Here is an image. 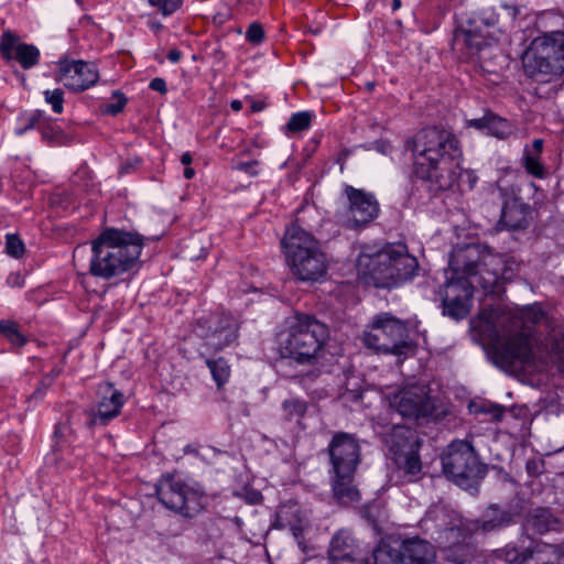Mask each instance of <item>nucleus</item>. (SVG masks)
Masks as SVG:
<instances>
[{"mask_svg":"<svg viewBox=\"0 0 564 564\" xmlns=\"http://www.w3.org/2000/svg\"><path fill=\"white\" fill-rule=\"evenodd\" d=\"M499 264V258L484 252L478 245L455 248L448 261L452 274L440 291L443 314L456 321L465 318L474 288L494 291L501 275Z\"/></svg>","mask_w":564,"mask_h":564,"instance_id":"nucleus-1","label":"nucleus"},{"mask_svg":"<svg viewBox=\"0 0 564 564\" xmlns=\"http://www.w3.org/2000/svg\"><path fill=\"white\" fill-rule=\"evenodd\" d=\"M484 333L491 340L490 358L507 372H516L531 364V329L528 324H538L544 318L539 306H530L517 317L510 314H482Z\"/></svg>","mask_w":564,"mask_h":564,"instance_id":"nucleus-2","label":"nucleus"},{"mask_svg":"<svg viewBox=\"0 0 564 564\" xmlns=\"http://www.w3.org/2000/svg\"><path fill=\"white\" fill-rule=\"evenodd\" d=\"M406 148L414 156L415 174L438 189H452L457 181L462 150L456 137L435 127L419 131Z\"/></svg>","mask_w":564,"mask_h":564,"instance_id":"nucleus-3","label":"nucleus"},{"mask_svg":"<svg viewBox=\"0 0 564 564\" xmlns=\"http://www.w3.org/2000/svg\"><path fill=\"white\" fill-rule=\"evenodd\" d=\"M143 248L139 234L105 229L91 241L89 272L94 276L109 280L138 268Z\"/></svg>","mask_w":564,"mask_h":564,"instance_id":"nucleus-4","label":"nucleus"},{"mask_svg":"<svg viewBox=\"0 0 564 564\" xmlns=\"http://www.w3.org/2000/svg\"><path fill=\"white\" fill-rule=\"evenodd\" d=\"M327 451L334 473V495L343 502L357 501L359 492L352 486V480L361 459L358 440L352 434L337 432L332 437Z\"/></svg>","mask_w":564,"mask_h":564,"instance_id":"nucleus-5","label":"nucleus"},{"mask_svg":"<svg viewBox=\"0 0 564 564\" xmlns=\"http://www.w3.org/2000/svg\"><path fill=\"white\" fill-rule=\"evenodd\" d=\"M375 284L390 288L411 279L419 268L416 258L412 257L404 243H390L369 258L367 263Z\"/></svg>","mask_w":564,"mask_h":564,"instance_id":"nucleus-6","label":"nucleus"},{"mask_svg":"<svg viewBox=\"0 0 564 564\" xmlns=\"http://www.w3.org/2000/svg\"><path fill=\"white\" fill-rule=\"evenodd\" d=\"M328 338V329L313 316L301 315L281 339L284 357L305 364L315 359Z\"/></svg>","mask_w":564,"mask_h":564,"instance_id":"nucleus-7","label":"nucleus"},{"mask_svg":"<svg viewBox=\"0 0 564 564\" xmlns=\"http://www.w3.org/2000/svg\"><path fill=\"white\" fill-rule=\"evenodd\" d=\"M522 65L528 76L545 82L546 76L564 73V34L541 36L530 44L522 55Z\"/></svg>","mask_w":564,"mask_h":564,"instance_id":"nucleus-8","label":"nucleus"},{"mask_svg":"<svg viewBox=\"0 0 564 564\" xmlns=\"http://www.w3.org/2000/svg\"><path fill=\"white\" fill-rule=\"evenodd\" d=\"M364 343L377 351L393 354L398 357H405L413 350L408 340L405 325L387 314L376 317L371 329L364 335Z\"/></svg>","mask_w":564,"mask_h":564,"instance_id":"nucleus-9","label":"nucleus"},{"mask_svg":"<svg viewBox=\"0 0 564 564\" xmlns=\"http://www.w3.org/2000/svg\"><path fill=\"white\" fill-rule=\"evenodd\" d=\"M156 496L166 509L184 518H194L203 510L202 492L171 475L159 480Z\"/></svg>","mask_w":564,"mask_h":564,"instance_id":"nucleus-10","label":"nucleus"},{"mask_svg":"<svg viewBox=\"0 0 564 564\" xmlns=\"http://www.w3.org/2000/svg\"><path fill=\"white\" fill-rule=\"evenodd\" d=\"M441 459L445 476L458 485L485 475L484 465L474 447L466 441L452 442Z\"/></svg>","mask_w":564,"mask_h":564,"instance_id":"nucleus-11","label":"nucleus"},{"mask_svg":"<svg viewBox=\"0 0 564 564\" xmlns=\"http://www.w3.org/2000/svg\"><path fill=\"white\" fill-rule=\"evenodd\" d=\"M238 322L225 314H212L197 321L194 332L203 338L204 346L212 351H219L237 339Z\"/></svg>","mask_w":564,"mask_h":564,"instance_id":"nucleus-12","label":"nucleus"},{"mask_svg":"<svg viewBox=\"0 0 564 564\" xmlns=\"http://www.w3.org/2000/svg\"><path fill=\"white\" fill-rule=\"evenodd\" d=\"M390 405L403 417L415 421L432 416L435 410L426 388L419 384L400 390L391 399Z\"/></svg>","mask_w":564,"mask_h":564,"instance_id":"nucleus-13","label":"nucleus"},{"mask_svg":"<svg viewBox=\"0 0 564 564\" xmlns=\"http://www.w3.org/2000/svg\"><path fill=\"white\" fill-rule=\"evenodd\" d=\"M346 194L349 207L339 219L343 226L349 229L358 228L369 224L378 216L379 205L371 194L352 186L346 187Z\"/></svg>","mask_w":564,"mask_h":564,"instance_id":"nucleus-14","label":"nucleus"},{"mask_svg":"<svg viewBox=\"0 0 564 564\" xmlns=\"http://www.w3.org/2000/svg\"><path fill=\"white\" fill-rule=\"evenodd\" d=\"M99 78V73L93 63L84 61H59L57 82L73 91H83L94 86Z\"/></svg>","mask_w":564,"mask_h":564,"instance_id":"nucleus-15","label":"nucleus"},{"mask_svg":"<svg viewBox=\"0 0 564 564\" xmlns=\"http://www.w3.org/2000/svg\"><path fill=\"white\" fill-rule=\"evenodd\" d=\"M100 400L96 409L87 412L89 426L106 425L110 420L118 416L124 403L123 394L113 388L111 383H104L99 387Z\"/></svg>","mask_w":564,"mask_h":564,"instance_id":"nucleus-16","label":"nucleus"},{"mask_svg":"<svg viewBox=\"0 0 564 564\" xmlns=\"http://www.w3.org/2000/svg\"><path fill=\"white\" fill-rule=\"evenodd\" d=\"M292 274L301 281H318L326 274L327 260L319 246L286 261Z\"/></svg>","mask_w":564,"mask_h":564,"instance_id":"nucleus-17","label":"nucleus"},{"mask_svg":"<svg viewBox=\"0 0 564 564\" xmlns=\"http://www.w3.org/2000/svg\"><path fill=\"white\" fill-rule=\"evenodd\" d=\"M329 558L337 564H368V560L356 545L348 531L337 532L330 542Z\"/></svg>","mask_w":564,"mask_h":564,"instance_id":"nucleus-18","label":"nucleus"},{"mask_svg":"<svg viewBox=\"0 0 564 564\" xmlns=\"http://www.w3.org/2000/svg\"><path fill=\"white\" fill-rule=\"evenodd\" d=\"M318 246V241L310 232L305 231L297 225H292L288 228L283 239L281 240V248L286 261L304 254L308 252V249H313Z\"/></svg>","mask_w":564,"mask_h":564,"instance_id":"nucleus-19","label":"nucleus"},{"mask_svg":"<svg viewBox=\"0 0 564 564\" xmlns=\"http://www.w3.org/2000/svg\"><path fill=\"white\" fill-rule=\"evenodd\" d=\"M0 50L6 58L14 57L24 68L35 65L40 54L35 46L19 43L10 32L3 33Z\"/></svg>","mask_w":564,"mask_h":564,"instance_id":"nucleus-20","label":"nucleus"},{"mask_svg":"<svg viewBox=\"0 0 564 564\" xmlns=\"http://www.w3.org/2000/svg\"><path fill=\"white\" fill-rule=\"evenodd\" d=\"M383 442L393 454V457L400 455V458L404 453L419 447V440L415 433L400 424L393 425L389 432L383 435Z\"/></svg>","mask_w":564,"mask_h":564,"instance_id":"nucleus-21","label":"nucleus"},{"mask_svg":"<svg viewBox=\"0 0 564 564\" xmlns=\"http://www.w3.org/2000/svg\"><path fill=\"white\" fill-rule=\"evenodd\" d=\"M477 531H479V522L456 518L438 533L437 541L443 547L451 549L465 542Z\"/></svg>","mask_w":564,"mask_h":564,"instance_id":"nucleus-22","label":"nucleus"},{"mask_svg":"<svg viewBox=\"0 0 564 564\" xmlns=\"http://www.w3.org/2000/svg\"><path fill=\"white\" fill-rule=\"evenodd\" d=\"M400 551L405 564H432L435 560L434 546L420 538L403 541Z\"/></svg>","mask_w":564,"mask_h":564,"instance_id":"nucleus-23","label":"nucleus"},{"mask_svg":"<svg viewBox=\"0 0 564 564\" xmlns=\"http://www.w3.org/2000/svg\"><path fill=\"white\" fill-rule=\"evenodd\" d=\"M530 207L519 199H512L505 204L501 213V223L509 230H520L528 226Z\"/></svg>","mask_w":564,"mask_h":564,"instance_id":"nucleus-24","label":"nucleus"},{"mask_svg":"<svg viewBox=\"0 0 564 564\" xmlns=\"http://www.w3.org/2000/svg\"><path fill=\"white\" fill-rule=\"evenodd\" d=\"M476 522H479V530L482 532L498 531L513 522V513L492 505L485 511L482 518Z\"/></svg>","mask_w":564,"mask_h":564,"instance_id":"nucleus-25","label":"nucleus"},{"mask_svg":"<svg viewBox=\"0 0 564 564\" xmlns=\"http://www.w3.org/2000/svg\"><path fill=\"white\" fill-rule=\"evenodd\" d=\"M557 523V519L547 508H534L525 518V529L538 534L556 529Z\"/></svg>","mask_w":564,"mask_h":564,"instance_id":"nucleus-26","label":"nucleus"},{"mask_svg":"<svg viewBox=\"0 0 564 564\" xmlns=\"http://www.w3.org/2000/svg\"><path fill=\"white\" fill-rule=\"evenodd\" d=\"M276 528L290 529L293 536L299 539L303 533V523L300 510L295 506H283L276 514Z\"/></svg>","mask_w":564,"mask_h":564,"instance_id":"nucleus-27","label":"nucleus"},{"mask_svg":"<svg viewBox=\"0 0 564 564\" xmlns=\"http://www.w3.org/2000/svg\"><path fill=\"white\" fill-rule=\"evenodd\" d=\"M281 410L283 420L300 424L308 410V404L300 398L291 397L282 402Z\"/></svg>","mask_w":564,"mask_h":564,"instance_id":"nucleus-28","label":"nucleus"},{"mask_svg":"<svg viewBox=\"0 0 564 564\" xmlns=\"http://www.w3.org/2000/svg\"><path fill=\"white\" fill-rule=\"evenodd\" d=\"M372 564H400L402 562L400 549L381 543L372 552Z\"/></svg>","mask_w":564,"mask_h":564,"instance_id":"nucleus-29","label":"nucleus"},{"mask_svg":"<svg viewBox=\"0 0 564 564\" xmlns=\"http://www.w3.org/2000/svg\"><path fill=\"white\" fill-rule=\"evenodd\" d=\"M417 449L419 447L408 453H404L401 458L400 455L393 457L395 463L404 470V473L412 477L419 475L422 469V464L417 454Z\"/></svg>","mask_w":564,"mask_h":564,"instance_id":"nucleus-30","label":"nucleus"},{"mask_svg":"<svg viewBox=\"0 0 564 564\" xmlns=\"http://www.w3.org/2000/svg\"><path fill=\"white\" fill-rule=\"evenodd\" d=\"M206 364L213 375V379L217 383V387L220 388L224 386L230 377V367L228 362L220 357L215 360L207 359Z\"/></svg>","mask_w":564,"mask_h":564,"instance_id":"nucleus-31","label":"nucleus"},{"mask_svg":"<svg viewBox=\"0 0 564 564\" xmlns=\"http://www.w3.org/2000/svg\"><path fill=\"white\" fill-rule=\"evenodd\" d=\"M540 155L541 154L534 155L533 153L528 152V149H524L522 165L530 175L536 178H544L546 170L540 160Z\"/></svg>","mask_w":564,"mask_h":564,"instance_id":"nucleus-32","label":"nucleus"},{"mask_svg":"<svg viewBox=\"0 0 564 564\" xmlns=\"http://www.w3.org/2000/svg\"><path fill=\"white\" fill-rule=\"evenodd\" d=\"M511 133L509 122L494 113H488L487 134L503 139Z\"/></svg>","mask_w":564,"mask_h":564,"instance_id":"nucleus-33","label":"nucleus"},{"mask_svg":"<svg viewBox=\"0 0 564 564\" xmlns=\"http://www.w3.org/2000/svg\"><path fill=\"white\" fill-rule=\"evenodd\" d=\"M0 333L17 347H22L26 343L24 335L18 329V325L9 321H0Z\"/></svg>","mask_w":564,"mask_h":564,"instance_id":"nucleus-34","label":"nucleus"},{"mask_svg":"<svg viewBox=\"0 0 564 564\" xmlns=\"http://www.w3.org/2000/svg\"><path fill=\"white\" fill-rule=\"evenodd\" d=\"M460 35L463 36V40L467 47L473 52H480L484 47L488 45V40L486 39V36L477 31L463 30Z\"/></svg>","mask_w":564,"mask_h":564,"instance_id":"nucleus-35","label":"nucleus"},{"mask_svg":"<svg viewBox=\"0 0 564 564\" xmlns=\"http://www.w3.org/2000/svg\"><path fill=\"white\" fill-rule=\"evenodd\" d=\"M72 436L73 430L70 429L68 421L58 423L53 435V449H63L65 444L72 442Z\"/></svg>","mask_w":564,"mask_h":564,"instance_id":"nucleus-36","label":"nucleus"},{"mask_svg":"<svg viewBox=\"0 0 564 564\" xmlns=\"http://www.w3.org/2000/svg\"><path fill=\"white\" fill-rule=\"evenodd\" d=\"M42 139L50 144H64L67 142V137L64 132L54 124H45L41 128Z\"/></svg>","mask_w":564,"mask_h":564,"instance_id":"nucleus-37","label":"nucleus"},{"mask_svg":"<svg viewBox=\"0 0 564 564\" xmlns=\"http://www.w3.org/2000/svg\"><path fill=\"white\" fill-rule=\"evenodd\" d=\"M311 123V113L310 112H297L294 113L288 124L286 128L291 132H300L310 127Z\"/></svg>","mask_w":564,"mask_h":564,"instance_id":"nucleus-38","label":"nucleus"},{"mask_svg":"<svg viewBox=\"0 0 564 564\" xmlns=\"http://www.w3.org/2000/svg\"><path fill=\"white\" fill-rule=\"evenodd\" d=\"M44 98L52 106L54 112L61 113L63 111L64 93L62 89L45 90Z\"/></svg>","mask_w":564,"mask_h":564,"instance_id":"nucleus-39","label":"nucleus"},{"mask_svg":"<svg viewBox=\"0 0 564 564\" xmlns=\"http://www.w3.org/2000/svg\"><path fill=\"white\" fill-rule=\"evenodd\" d=\"M41 118H42V111H40V110H36L26 116H22L21 119L24 120V126L17 128L14 130V133L17 135L24 134L28 130L35 128L37 126L39 121L41 120Z\"/></svg>","mask_w":564,"mask_h":564,"instance_id":"nucleus-40","label":"nucleus"},{"mask_svg":"<svg viewBox=\"0 0 564 564\" xmlns=\"http://www.w3.org/2000/svg\"><path fill=\"white\" fill-rule=\"evenodd\" d=\"M475 413L489 414L494 420L500 421L503 415V408L492 403H481L475 405Z\"/></svg>","mask_w":564,"mask_h":564,"instance_id":"nucleus-41","label":"nucleus"},{"mask_svg":"<svg viewBox=\"0 0 564 564\" xmlns=\"http://www.w3.org/2000/svg\"><path fill=\"white\" fill-rule=\"evenodd\" d=\"M112 102L106 106L105 112L110 115H117L124 108L127 104V98L121 91L116 90L112 93Z\"/></svg>","mask_w":564,"mask_h":564,"instance_id":"nucleus-42","label":"nucleus"},{"mask_svg":"<svg viewBox=\"0 0 564 564\" xmlns=\"http://www.w3.org/2000/svg\"><path fill=\"white\" fill-rule=\"evenodd\" d=\"M6 249H7L8 254H10L14 258H19L24 252V245L17 236L8 235Z\"/></svg>","mask_w":564,"mask_h":564,"instance_id":"nucleus-43","label":"nucleus"},{"mask_svg":"<svg viewBox=\"0 0 564 564\" xmlns=\"http://www.w3.org/2000/svg\"><path fill=\"white\" fill-rule=\"evenodd\" d=\"M149 2L158 7L162 14L169 15L180 8L182 0H149Z\"/></svg>","mask_w":564,"mask_h":564,"instance_id":"nucleus-44","label":"nucleus"},{"mask_svg":"<svg viewBox=\"0 0 564 564\" xmlns=\"http://www.w3.org/2000/svg\"><path fill=\"white\" fill-rule=\"evenodd\" d=\"M476 182H477V176L475 175V173L473 171H469V170L463 171V169L459 166V170H457V181H456L455 185H457L458 187L467 185V187L469 189H471L474 187V185L476 184Z\"/></svg>","mask_w":564,"mask_h":564,"instance_id":"nucleus-45","label":"nucleus"},{"mask_svg":"<svg viewBox=\"0 0 564 564\" xmlns=\"http://www.w3.org/2000/svg\"><path fill=\"white\" fill-rule=\"evenodd\" d=\"M247 40L252 44H260L264 39V31L259 23H252L249 25L247 33Z\"/></svg>","mask_w":564,"mask_h":564,"instance_id":"nucleus-46","label":"nucleus"},{"mask_svg":"<svg viewBox=\"0 0 564 564\" xmlns=\"http://www.w3.org/2000/svg\"><path fill=\"white\" fill-rule=\"evenodd\" d=\"M259 165V162L257 160H252L249 162H239L236 165V170L245 172L251 176L258 175L257 166Z\"/></svg>","mask_w":564,"mask_h":564,"instance_id":"nucleus-47","label":"nucleus"},{"mask_svg":"<svg viewBox=\"0 0 564 564\" xmlns=\"http://www.w3.org/2000/svg\"><path fill=\"white\" fill-rule=\"evenodd\" d=\"M468 127H473L477 130L487 133V124H488V113L482 116L481 118L470 119L467 121Z\"/></svg>","mask_w":564,"mask_h":564,"instance_id":"nucleus-48","label":"nucleus"},{"mask_svg":"<svg viewBox=\"0 0 564 564\" xmlns=\"http://www.w3.org/2000/svg\"><path fill=\"white\" fill-rule=\"evenodd\" d=\"M542 462L540 459H530L525 464L527 471L531 476H536L541 473Z\"/></svg>","mask_w":564,"mask_h":564,"instance_id":"nucleus-49","label":"nucleus"},{"mask_svg":"<svg viewBox=\"0 0 564 564\" xmlns=\"http://www.w3.org/2000/svg\"><path fill=\"white\" fill-rule=\"evenodd\" d=\"M149 87L152 89V90H155V91H159L161 94H165L167 91V88H166V83L164 79L162 78H154L150 82V85Z\"/></svg>","mask_w":564,"mask_h":564,"instance_id":"nucleus-50","label":"nucleus"},{"mask_svg":"<svg viewBox=\"0 0 564 564\" xmlns=\"http://www.w3.org/2000/svg\"><path fill=\"white\" fill-rule=\"evenodd\" d=\"M57 376V373L53 375V376H48L46 377L40 384V387L36 389V391L33 393V397H41L44 391L51 386V383L53 382L54 378Z\"/></svg>","mask_w":564,"mask_h":564,"instance_id":"nucleus-51","label":"nucleus"},{"mask_svg":"<svg viewBox=\"0 0 564 564\" xmlns=\"http://www.w3.org/2000/svg\"><path fill=\"white\" fill-rule=\"evenodd\" d=\"M528 152L535 154H541L543 149V140L542 139H535L532 142L531 148H527Z\"/></svg>","mask_w":564,"mask_h":564,"instance_id":"nucleus-52","label":"nucleus"},{"mask_svg":"<svg viewBox=\"0 0 564 564\" xmlns=\"http://www.w3.org/2000/svg\"><path fill=\"white\" fill-rule=\"evenodd\" d=\"M182 57V53L178 50H171L167 54V58L172 63H177Z\"/></svg>","mask_w":564,"mask_h":564,"instance_id":"nucleus-53","label":"nucleus"},{"mask_svg":"<svg viewBox=\"0 0 564 564\" xmlns=\"http://www.w3.org/2000/svg\"><path fill=\"white\" fill-rule=\"evenodd\" d=\"M192 161H193V158H192L191 153H188V152L183 153V155L181 158V162L184 165L188 166L192 163Z\"/></svg>","mask_w":564,"mask_h":564,"instance_id":"nucleus-54","label":"nucleus"},{"mask_svg":"<svg viewBox=\"0 0 564 564\" xmlns=\"http://www.w3.org/2000/svg\"><path fill=\"white\" fill-rule=\"evenodd\" d=\"M556 362L558 364V369L564 372V352L556 354Z\"/></svg>","mask_w":564,"mask_h":564,"instance_id":"nucleus-55","label":"nucleus"},{"mask_svg":"<svg viewBox=\"0 0 564 564\" xmlns=\"http://www.w3.org/2000/svg\"><path fill=\"white\" fill-rule=\"evenodd\" d=\"M194 175H195V171H194V169H192V167H189V166H186V167H185V170H184V176H185V178L191 180V178H193V177H194Z\"/></svg>","mask_w":564,"mask_h":564,"instance_id":"nucleus-56","label":"nucleus"},{"mask_svg":"<svg viewBox=\"0 0 564 564\" xmlns=\"http://www.w3.org/2000/svg\"><path fill=\"white\" fill-rule=\"evenodd\" d=\"M9 282L12 284V285H18V286H21L22 284L20 283V275H11L9 278Z\"/></svg>","mask_w":564,"mask_h":564,"instance_id":"nucleus-57","label":"nucleus"},{"mask_svg":"<svg viewBox=\"0 0 564 564\" xmlns=\"http://www.w3.org/2000/svg\"><path fill=\"white\" fill-rule=\"evenodd\" d=\"M230 106L234 110L239 111L242 108V102L240 100H234Z\"/></svg>","mask_w":564,"mask_h":564,"instance_id":"nucleus-58","label":"nucleus"},{"mask_svg":"<svg viewBox=\"0 0 564 564\" xmlns=\"http://www.w3.org/2000/svg\"><path fill=\"white\" fill-rule=\"evenodd\" d=\"M264 108V104L263 102H253L252 104V110L253 111H260Z\"/></svg>","mask_w":564,"mask_h":564,"instance_id":"nucleus-59","label":"nucleus"},{"mask_svg":"<svg viewBox=\"0 0 564 564\" xmlns=\"http://www.w3.org/2000/svg\"><path fill=\"white\" fill-rule=\"evenodd\" d=\"M401 7V0H392V10L397 11Z\"/></svg>","mask_w":564,"mask_h":564,"instance_id":"nucleus-60","label":"nucleus"},{"mask_svg":"<svg viewBox=\"0 0 564 564\" xmlns=\"http://www.w3.org/2000/svg\"><path fill=\"white\" fill-rule=\"evenodd\" d=\"M184 451H185V453L194 452V449H192V447H191V446H186Z\"/></svg>","mask_w":564,"mask_h":564,"instance_id":"nucleus-61","label":"nucleus"},{"mask_svg":"<svg viewBox=\"0 0 564 564\" xmlns=\"http://www.w3.org/2000/svg\"><path fill=\"white\" fill-rule=\"evenodd\" d=\"M80 249H82L80 247H78L77 249H75V254H76L77 252H79V251H80Z\"/></svg>","mask_w":564,"mask_h":564,"instance_id":"nucleus-62","label":"nucleus"},{"mask_svg":"<svg viewBox=\"0 0 564 564\" xmlns=\"http://www.w3.org/2000/svg\"><path fill=\"white\" fill-rule=\"evenodd\" d=\"M458 564H468V563H466V562H459Z\"/></svg>","mask_w":564,"mask_h":564,"instance_id":"nucleus-63","label":"nucleus"},{"mask_svg":"<svg viewBox=\"0 0 564 564\" xmlns=\"http://www.w3.org/2000/svg\"><path fill=\"white\" fill-rule=\"evenodd\" d=\"M563 564H564V556H563Z\"/></svg>","mask_w":564,"mask_h":564,"instance_id":"nucleus-64","label":"nucleus"}]
</instances>
